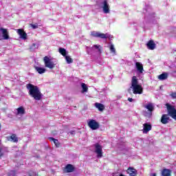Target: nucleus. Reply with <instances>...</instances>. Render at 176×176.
Instances as JSON below:
<instances>
[{"mask_svg": "<svg viewBox=\"0 0 176 176\" xmlns=\"http://www.w3.org/2000/svg\"><path fill=\"white\" fill-rule=\"evenodd\" d=\"M168 114H163L161 118V123L167 124L170 122V116L176 120V109L175 107L169 103L166 104Z\"/></svg>", "mask_w": 176, "mask_h": 176, "instance_id": "f257e3e1", "label": "nucleus"}, {"mask_svg": "<svg viewBox=\"0 0 176 176\" xmlns=\"http://www.w3.org/2000/svg\"><path fill=\"white\" fill-rule=\"evenodd\" d=\"M26 89H28V94L32 98H34L36 101H41L42 100L43 95L38 86L29 83L26 85Z\"/></svg>", "mask_w": 176, "mask_h": 176, "instance_id": "f03ea898", "label": "nucleus"}, {"mask_svg": "<svg viewBox=\"0 0 176 176\" xmlns=\"http://www.w3.org/2000/svg\"><path fill=\"white\" fill-rule=\"evenodd\" d=\"M131 89H133V94H142L144 91L142 86L138 84V78L135 76L132 77Z\"/></svg>", "mask_w": 176, "mask_h": 176, "instance_id": "7ed1b4c3", "label": "nucleus"}, {"mask_svg": "<svg viewBox=\"0 0 176 176\" xmlns=\"http://www.w3.org/2000/svg\"><path fill=\"white\" fill-rule=\"evenodd\" d=\"M144 108L148 111V112L145 113L144 116L146 118H152V112L155 111V107L153 106V103L149 102L147 104L144 105Z\"/></svg>", "mask_w": 176, "mask_h": 176, "instance_id": "20e7f679", "label": "nucleus"}, {"mask_svg": "<svg viewBox=\"0 0 176 176\" xmlns=\"http://www.w3.org/2000/svg\"><path fill=\"white\" fill-rule=\"evenodd\" d=\"M91 36L94 38H100V39H108L111 36L108 33L104 34L100 32L93 31L91 32Z\"/></svg>", "mask_w": 176, "mask_h": 176, "instance_id": "39448f33", "label": "nucleus"}, {"mask_svg": "<svg viewBox=\"0 0 176 176\" xmlns=\"http://www.w3.org/2000/svg\"><path fill=\"white\" fill-rule=\"evenodd\" d=\"M43 61L45 64V67L46 68H49L50 69H53L56 67V64L53 61H52V59L49 58L48 56H45L43 58Z\"/></svg>", "mask_w": 176, "mask_h": 176, "instance_id": "423d86ee", "label": "nucleus"}, {"mask_svg": "<svg viewBox=\"0 0 176 176\" xmlns=\"http://www.w3.org/2000/svg\"><path fill=\"white\" fill-rule=\"evenodd\" d=\"M101 5L102 11L105 14H108V13H110L111 10L109 7V3H108V0H103L101 2Z\"/></svg>", "mask_w": 176, "mask_h": 176, "instance_id": "0eeeda50", "label": "nucleus"}, {"mask_svg": "<svg viewBox=\"0 0 176 176\" xmlns=\"http://www.w3.org/2000/svg\"><path fill=\"white\" fill-rule=\"evenodd\" d=\"M88 126L91 130H97L100 129V123H98L96 120H89L88 122Z\"/></svg>", "mask_w": 176, "mask_h": 176, "instance_id": "6e6552de", "label": "nucleus"}, {"mask_svg": "<svg viewBox=\"0 0 176 176\" xmlns=\"http://www.w3.org/2000/svg\"><path fill=\"white\" fill-rule=\"evenodd\" d=\"M94 146H95V153H96L97 157L98 159L102 157V146L98 143H96L94 144Z\"/></svg>", "mask_w": 176, "mask_h": 176, "instance_id": "1a4fd4ad", "label": "nucleus"}, {"mask_svg": "<svg viewBox=\"0 0 176 176\" xmlns=\"http://www.w3.org/2000/svg\"><path fill=\"white\" fill-rule=\"evenodd\" d=\"M1 144H2V140L0 139V159L3 158V156H5V154L9 152V148L1 147Z\"/></svg>", "mask_w": 176, "mask_h": 176, "instance_id": "9d476101", "label": "nucleus"}, {"mask_svg": "<svg viewBox=\"0 0 176 176\" xmlns=\"http://www.w3.org/2000/svg\"><path fill=\"white\" fill-rule=\"evenodd\" d=\"M0 31L2 34L3 39L8 41V39L10 38L9 32L8 31V29L0 28Z\"/></svg>", "mask_w": 176, "mask_h": 176, "instance_id": "9b49d317", "label": "nucleus"}, {"mask_svg": "<svg viewBox=\"0 0 176 176\" xmlns=\"http://www.w3.org/2000/svg\"><path fill=\"white\" fill-rule=\"evenodd\" d=\"M18 35H19L21 39L25 41L28 38L27 33L23 29H18L16 31Z\"/></svg>", "mask_w": 176, "mask_h": 176, "instance_id": "f8f14e48", "label": "nucleus"}, {"mask_svg": "<svg viewBox=\"0 0 176 176\" xmlns=\"http://www.w3.org/2000/svg\"><path fill=\"white\" fill-rule=\"evenodd\" d=\"M151 130H152V124L148 123H144L143 124L142 131L144 134H148Z\"/></svg>", "mask_w": 176, "mask_h": 176, "instance_id": "ddd939ff", "label": "nucleus"}, {"mask_svg": "<svg viewBox=\"0 0 176 176\" xmlns=\"http://www.w3.org/2000/svg\"><path fill=\"white\" fill-rule=\"evenodd\" d=\"M126 173L129 176H137L138 174V172L136 170V169L133 167H129L126 170Z\"/></svg>", "mask_w": 176, "mask_h": 176, "instance_id": "4468645a", "label": "nucleus"}, {"mask_svg": "<svg viewBox=\"0 0 176 176\" xmlns=\"http://www.w3.org/2000/svg\"><path fill=\"white\" fill-rule=\"evenodd\" d=\"M146 46L149 50H155L156 47V44L155 43V41L153 40H150L146 44Z\"/></svg>", "mask_w": 176, "mask_h": 176, "instance_id": "2eb2a0df", "label": "nucleus"}, {"mask_svg": "<svg viewBox=\"0 0 176 176\" xmlns=\"http://www.w3.org/2000/svg\"><path fill=\"white\" fill-rule=\"evenodd\" d=\"M65 173H74L75 171V166L71 164H68L65 167Z\"/></svg>", "mask_w": 176, "mask_h": 176, "instance_id": "dca6fc26", "label": "nucleus"}, {"mask_svg": "<svg viewBox=\"0 0 176 176\" xmlns=\"http://www.w3.org/2000/svg\"><path fill=\"white\" fill-rule=\"evenodd\" d=\"M8 141H11L12 142H19V138L14 133H12L10 136L7 137Z\"/></svg>", "mask_w": 176, "mask_h": 176, "instance_id": "f3484780", "label": "nucleus"}, {"mask_svg": "<svg viewBox=\"0 0 176 176\" xmlns=\"http://www.w3.org/2000/svg\"><path fill=\"white\" fill-rule=\"evenodd\" d=\"M135 65L136 69H138V72L142 74L144 72V66L142 65V64H141L140 62H136Z\"/></svg>", "mask_w": 176, "mask_h": 176, "instance_id": "a211bd4d", "label": "nucleus"}, {"mask_svg": "<svg viewBox=\"0 0 176 176\" xmlns=\"http://www.w3.org/2000/svg\"><path fill=\"white\" fill-rule=\"evenodd\" d=\"M16 115H25V109L23 107H20L16 109Z\"/></svg>", "mask_w": 176, "mask_h": 176, "instance_id": "6ab92c4d", "label": "nucleus"}, {"mask_svg": "<svg viewBox=\"0 0 176 176\" xmlns=\"http://www.w3.org/2000/svg\"><path fill=\"white\" fill-rule=\"evenodd\" d=\"M48 140L51 141V142H53L56 148H60V142H58V140L54 139V138H48Z\"/></svg>", "mask_w": 176, "mask_h": 176, "instance_id": "aec40b11", "label": "nucleus"}, {"mask_svg": "<svg viewBox=\"0 0 176 176\" xmlns=\"http://www.w3.org/2000/svg\"><path fill=\"white\" fill-rule=\"evenodd\" d=\"M162 176H171V170L164 168L162 170Z\"/></svg>", "mask_w": 176, "mask_h": 176, "instance_id": "412c9836", "label": "nucleus"}, {"mask_svg": "<svg viewBox=\"0 0 176 176\" xmlns=\"http://www.w3.org/2000/svg\"><path fill=\"white\" fill-rule=\"evenodd\" d=\"M95 107L100 112H102V111H104V109H105V106L104 104H102V103L96 102V103H95Z\"/></svg>", "mask_w": 176, "mask_h": 176, "instance_id": "4be33fe9", "label": "nucleus"}, {"mask_svg": "<svg viewBox=\"0 0 176 176\" xmlns=\"http://www.w3.org/2000/svg\"><path fill=\"white\" fill-rule=\"evenodd\" d=\"M35 70L38 72V74H42L46 72V69L43 67H39L38 66L34 67Z\"/></svg>", "mask_w": 176, "mask_h": 176, "instance_id": "5701e85b", "label": "nucleus"}, {"mask_svg": "<svg viewBox=\"0 0 176 176\" xmlns=\"http://www.w3.org/2000/svg\"><path fill=\"white\" fill-rule=\"evenodd\" d=\"M168 78V73H162L158 76V79L160 80H166Z\"/></svg>", "mask_w": 176, "mask_h": 176, "instance_id": "b1692460", "label": "nucleus"}, {"mask_svg": "<svg viewBox=\"0 0 176 176\" xmlns=\"http://www.w3.org/2000/svg\"><path fill=\"white\" fill-rule=\"evenodd\" d=\"M81 87L82 89V93H87L89 91V88L87 87V85L85 83H81Z\"/></svg>", "mask_w": 176, "mask_h": 176, "instance_id": "393cba45", "label": "nucleus"}, {"mask_svg": "<svg viewBox=\"0 0 176 176\" xmlns=\"http://www.w3.org/2000/svg\"><path fill=\"white\" fill-rule=\"evenodd\" d=\"M65 58L67 63V64H72V63H74V60L72 59V58H71V56H65Z\"/></svg>", "mask_w": 176, "mask_h": 176, "instance_id": "a878e982", "label": "nucleus"}, {"mask_svg": "<svg viewBox=\"0 0 176 176\" xmlns=\"http://www.w3.org/2000/svg\"><path fill=\"white\" fill-rule=\"evenodd\" d=\"M58 52L60 54L63 56V57H65L67 56V50L64 48H59Z\"/></svg>", "mask_w": 176, "mask_h": 176, "instance_id": "bb28decb", "label": "nucleus"}, {"mask_svg": "<svg viewBox=\"0 0 176 176\" xmlns=\"http://www.w3.org/2000/svg\"><path fill=\"white\" fill-rule=\"evenodd\" d=\"M28 176H42V175H39V173L34 172L30 170L28 172Z\"/></svg>", "mask_w": 176, "mask_h": 176, "instance_id": "cd10ccee", "label": "nucleus"}, {"mask_svg": "<svg viewBox=\"0 0 176 176\" xmlns=\"http://www.w3.org/2000/svg\"><path fill=\"white\" fill-rule=\"evenodd\" d=\"M110 52H111V53H116V50L113 44L110 45Z\"/></svg>", "mask_w": 176, "mask_h": 176, "instance_id": "c85d7f7f", "label": "nucleus"}, {"mask_svg": "<svg viewBox=\"0 0 176 176\" xmlns=\"http://www.w3.org/2000/svg\"><path fill=\"white\" fill-rule=\"evenodd\" d=\"M94 47H95V49H97L99 53H101V45H94Z\"/></svg>", "mask_w": 176, "mask_h": 176, "instance_id": "c756f323", "label": "nucleus"}, {"mask_svg": "<svg viewBox=\"0 0 176 176\" xmlns=\"http://www.w3.org/2000/svg\"><path fill=\"white\" fill-rule=\"evenodd\" d=\"M16 170H11L10 173H9V175L10 176H16Z\"/></svg>", "mask_w": 176, "mask_h": 176, "instance_id": "7c9ffc66", "label": "nucleus"}, {"mask_svg": "<svg viewBox=\"0 0 176 176\" xmlns=\"http://www.w3.org/2000/svg\"><path fill=\"white\" fill-rule=\"evenodd\" d=\"M31 27L33 28V30H36V28H38V23L31 24Z\"/></svg>", "mask_w": 176, "mask_h": 176, "instance_id": "2f4dec72", "label": "nucleus"}, {"mask_svg": "<svg viewBox=\"0 0 176 176\" xmlns=\"http://www.w3.org/2000/svg\"><path fill=\"white\" fill-rule=\"evenodd\" d=\"M170 97H172V98H176V92H172L170 94Z\"/></svg>", "mask_w": 176, "mask_h": 176, "instance_id": "473e14b6", "label": "nucleus"}, {"mask_svg": "<svg viewBox=\"0 0 176 176\" xmlns=\"http://www.w3.org/2000/svg\"><path fill=\"white\" fill-rule=\"evenodd\" d=\"M133 98H128V101H129V102H133Z\"/></svg>", "mask_w": 176, "mask_h": 176, "instance_id": "72a5a7b5", "label": "nucleus"}, {"mask_svg": "<svg viewBox=\"0 0 176 176\" xmlns=\"http://www.w3.org/2000/svg\"><path fill=\"white\" fill-rule=\"evenodd\" d=\"M36 44H35V43H33L32 45V47H36Z\"/></svg>", "mask_w": 176, "mask_h": 176, "instance_id": "f704fd0d", "label": "nucleus"}, {"mask_svg": "<svg viewBox=\"0 0 176 176\" xmlns=\"http://www.w3.org/2000/svg\"><path fill=\"white\" fill-rule=\"evenodd\" d=\"M152 175L153 176H156V173H153Z\"/></svg>", "mask_w": 176, "mask_h": 176, "instance_id": "c9c22d12", "label": "nucleus"}, {"mask_svg": "<svg viewBox=\"0 0 176 176\" xmlns=\"http://www.w3.org/2000/svg\"><path fill=\"white\" fill-rule=\"evenodd\" d=\"M173 74H176V71H173Z\"/></svg>", "mask_w": 176, "mask_h": 176, "instance_id": "e433bc0d", "label": "nucleus"}, {"mask_svg": "<svg viewBox=\"0 0 176 176\" xmlns=\"http://www.w3.org/2000/svg\"><path fill=\"white\" fill-rule=\"evenodd\" d=\"M0 131H1V124H0Z\"/></svg>", "mask_w": 176, "mask_h": 176, "instance_id": "4c0bfd02", "label": "nucleus"}]
</instances>
